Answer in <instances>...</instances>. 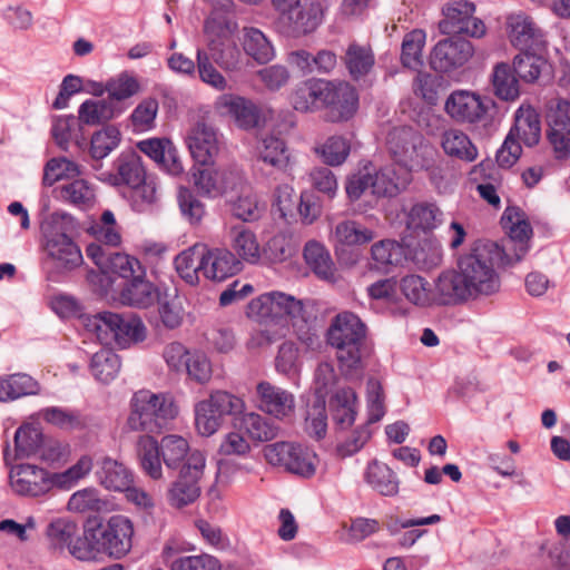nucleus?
I'll use <instances>...</instances> for the list:
<instances>
[{
    "instance_id": "1",
    "label": "nucleus",
    "mask_w": 570,
    "mask_h": 570,
    "mask_svg": "<svg viewBox=\"0 0 570 570\" xmlns=\"http://www.w3.org/2000/svg\"><path fill=\"white\" fill-rule=\"evenodd\" d=\"M493 252L499 255L498 244L478 242L460 256L455 269L442 272L438 288L441 299L455 305L499 292L501 283L493 267Z\"/></svg>"
},
{
    "instance_id": "2",
    "label": "nucleus",
    "mask_w": 570,
    "mask_h": 570,
    "mask_svg": "<svg viewBox=\"0 0 570 570\" xmlns=\"http://www.w3.org/2000/svg\"><path fill=\"white\" fill-rule=\"evenodd\" d=\"M367 327L354 313L344 311L336 314L326 331L327 343L336 350L337 360L348 368L361 363V350L365 343Z\"/></svg>"
},
{
    "instance_id": "3",
    "label": "nucleus",
    "mask_w": 570,
    "mask_h": 570,
    "mask_svg": "<svg viewBox=\"0 0 570 570\" xmlns=\"http://www.w3.org/2000/svg\"><path fill=\"white\" fill-rule=\"evenodd\" d=\"M130 406L128 428L132 431L146 432V435L160 433L177 415L171 397L148 390L136 392Z\"/></svg>"
},
{
    "instance_id": "4",
    "label": "nucleus",
    "mask_w": 570,
    "mask_h": 570,
    "mask_svg": "<svg viewBox=\"0 0 570 570\" xmlns=\"http://www.w3.org/2000/svg\"><path fill=\"white\" fill-rule=\"evenodd\" d=\"M386 145L392 158L400 167L411 171L423 167L424 138L412 127L393 128L387 135Z\"/></svg>"
},
{
    "instance_id": "5",
    "label": "nucleus",
    "mask_w": 570,
    "mask_h": 570,
    "mask_svg": "<svg viewBox=\"0 0 570 570\" xmlns=\"http://www.w3.org/2000/svg\"><path fill=\"white\" fill-rule=\"evenodd\" d=\"M42 233L46 239L45 249L57 268L72 271L82 264L81 250L65 233L61 222H47L42 226Z\"/></svg>"
},
{
    "instance_id": "6",
    "label": "nucleus",
    "mask_w": 570,
    "mask_h": 570,
    "mask_svg": "<svg viewBox=\"0 0 570 570\" xmlns=\"http://www.w3.org/2000/svg\"><path fill=\"white\" fill-rule=\"evenodd\" d=\"M268 463L283 466L286 471L305 478L315 473V454L299 444L291 442H275L263 449Z\"/></svg>"
},
{
    "instance_id": "7",
    "label": "nucleus",
    "mask_w": 570,
    "mask_h": 570,
    "mask_svg": "<svg viewBox=\"0 0 570 570\" xmlns=\"http://www.w3.org/2000/svg\"><path fill=\"white\" fill-rule=\"evenodd\" d=\"M548 139L556 158L564 160L570 157V101L554 97L546 105Z\"/></svg>"
},
{
    "instance_id": "8",
    "label": "nucleus",
    "mask_w": 570,
    "mask_h": 570,
    "mask_svg": "<svg viewBox=\"0 0 570 570\" xmlns=\"http://www.w3.org/2000/svg\"><path fill=\"white\" fill-rule=\"evenodd\" d=\"M205 461L206 459L202 451H193L188 462L180 468L178 479L169 489L168 495L171 505L181 508L194 502L199 497V480L204 473Z\"/></svg>"
},
{
    "instance_id": "9",
    "label": "nucleus",
    "mask_w": 570,
    "mask_h": 570,
    "mask_svg": "<svg viewBox=\"0 0 570 570\" xmlns=\"http://www.w3.org/2000/svg\"><path fill=\"white\" fill-rule=\"evenodd\" d=\"M501 224L507 230L509 239L502 247H499V254L504 255L507 264L517 263L528 250L532 227L527 220L525 214L518 207H508L503 213Z\"/></svg>"
},
{
    "instance_id": "10",
    "label": "nucleus",
    "mask_w": 570,
    "mask_h": 570,
    "mask_svg": "<svg viewBox=\"0 0 570 570\" xmlns=\"http://www.w3.org/2000/svg\"><path fill=\"white\" fill-rule=\"evenodd\" d=\"M101 552L110 558L125 557L132 547L134 527L124 515L111 517L106 524H96Z\"/></svg>"
},
{
    "instance_id": "11",
    "label": "nucleus",
    "mask_w": 570,
    "mask_h": 570,
    "mask_svg": "<svg viewBox=\"0 0 570 570\" xmlns=\"http://www.w3.org/2000/svg\"><path fill=\"white\" fill-rule=\"evenodd\" d=\"M505 31L510 43L520 51H544L546 35L532 17L513 12L507 17Z\"/></svg>"
},
{
    "instance_id": "12",
    "label": "nucleus",
    "mask_w": 570,
    "mask_h": 570,
    "mask_svg": "<svg viewBox=\"0 0 570 570\" xmlns=\"http://www.w3.org/2000/svg\"><path fill=\"white\" fill-rule=\"evenodd\" d=\"M474 55L473 45L459 36L440 40L430 55V65L438 72H450L463 67Z\"/></svg>"
},
{
    "instance_id": "13",
    "label": "nucleus",
    "mask_w": 570,
    "mask_h": 570,
    "mask_svg": "<svg viewBox=\"0 0 570 570\" xmlns=\"http://www.w3.org/2000/svg\"><path fill=\"white\" fill-rule=\"evenodd\" d=\"M357 107V96L354 88L347 82L337 85L327 81L323 97L324 119L328 122L348 120Z\"/></svg>"
},
{
    "instance_id": "14",
    "label": "nucleus",
    "mask_w": 570,
    "mask_h": 570,
    "mask_svg": "<svg viewBox=\"0 0 570 570\" xmlns=\"http://www.w3.org/2000/svg\"><path fill=\"white\" fill-rule=\"evenodd\" d=\"M323 16L324 6L320 0H303L279 20V24L287 35L301 37L315 31Z\"/></svg>"
},
{
    "instance_id": "15",
    "label": "nucleus",
    "mask_w": 570,
    "mask_h": 570,
    "mask_svg": "<svg viewBox=\"0 0 570 570\" xmlns=\"http://www.w3.org/2000/svg\"><path fill=\"white\" fill-rule=\"evenodd\" d=\"M256 402L262 412L277 420L291 419L295 413L294 394L268 381L256 385Z\"/></svg>"
},
{
    "instance_id": "16",
    "label": "nucleus",
    "mask_w": 570,
    "mask_h": 570,
    "mask_svg": "<svg viewBox=\"0 0 570 570\" xmlns=\"http://www.w3.org/2000/svg\"><path fill=\"white\" fill-rule=\"evenodd\" d=\"M249 308L262 318L289 316L293 322L304 314L302 301L281 292L262 295L250 302Z\"/></svg>"
},
{
    "instance_id": "17",
    "label": "nucleus",
    "mask_w": 570,
    "mask_h": 570,
    "mask_svg": "<svg viewBox=\"0 0 570 570\" xmlns=\"http://www.w3.org/2000/svg\"><path fill=\"white\" fill-rule=\"evenodd\" d=\"M446 114L458 122L475 124L484 120L488 105L480 96L469 91H455L445 101Z\"/></svg>"
},
{
    "instance_id": "18",
    "label": "nucleus",
    "mask_w": 570,
    "mask_h": 570,
    "mask_svg": "<svg viewBox=\"0 0 570 570\" xmlns=\"http://www.w3.org/2000/svg\"><path fill=\"white\" fill-rule=\"evenodd\" d=\"M203 276L214 283H222L237 274L242 264L234 253L226 248H209L204 244Z\"/></svg>"
},
{
    "instance_id": "19",
    "label": "nucleus",
    "mask_w": 570,
    "mask_h": 570,
    "mask_svg": "<svg viewBox=\"0 0 570 570\" xmlns=\"http://www.w3.org/2000/svg\"><path fill=\"white\" fill-rule=\"evenodd\" d=\"M10 483L17 493L37 497L49 491L55 482L46 470L32 464H20L11 470Z\"/></svg>"
},
{
    "instance_id": "20",
    "label": "nucleus",
    "mask_w": 570,
    "mask_h": 570,
    "mask_svg": "<svg viewBox=\"0 0 570 570\" xmlns=\"http://www.w3.org/2000/svg\"><path fill=\"white\" fill-rule=\"evenodd\" d=\"M187 144L193 158L200 165L209 164L218 154L216 130L205 120L197 121L190 128Z\"/></svg>"
},
{
    "instance_id": "21",
    "label": "nucleus",
    "mask_w": 570,
    "mask_h": 570,
    "mask_svg": "<svg viewBox=\"0 0 570 570\" xmlns=\"http://www.w3.org/2000/svg\"><path fill=\"white\" fill-rule=\"evenodd\" d=\"M217 105L223 112L235 121V124L245 130L256 128L262 122V112L252 100L234 95L220 97Z\"/></svg>"
},
{
    "instance_id": "22",
    "label": "nucleus",
    "mask_w": 570,
    "mask_h": 570,
    "mask_svg": "<svg viewBox=\"0 0 570 570\" xmlns=\"http://www.w3.org/2000/svg\"><path fill=\"white\" fill-rule=\"evenodd\" d=\"M137 148L170 175L177 176L184 171L177 149L169 139L150 138L141 140L137 144Z\"/></svg>"
},
{
    "instance_id": "23",
    "label": "nucleus",
    "mask_w": 570,
    "mask_h": 570,
    "mask_svg": "<svg viewBox=\"0 0 570 570\" xmlns=\"http://www.w3.org/2000/svg\"><path fill=\"white\" fill-rule=\"evenodd\" d=\"M232 7L214 6L204 22V33L207 43L235 38L238 24L230 11Z\"/></svg>"
},
{
    "instance_id": "24",
    "label": "nucleus",
    "mask_w": 570,
    "mask_h": 570,
    "mask_svg": "<svg viewBox=\"0 0 570 570\" xmlns=\"http://www.w3.org/2000/svg\"><path fill=\"white\" fill-rule=\"evenodd\" d=\"M438 288L439 277L435 281L433 289L429 287V283L423 277L417 275H407L401 281L402 293L411 303L415 305H451V302H443L441 299Z\"/></svg>"
},
{
    "instance_id": "25",
    "label": "nucleus",
    "mask_w": 570,
    "mask_h": 570,
    "mask_svg": "<svg viewBox=\"0 0 570 570\" xmlns=\"http://www.w3.org/2000/svg\"><path fill=\"white\" fill-rule=\"evenodd\" d=\"M257 156L265 165L282 173L287 170L291 163V155L286 142L272 134L266 135L259 140Z\"/></svg>"
},
{
    "instance_id": "26",
    "label": "nucleus",
    "mask_w": 570,
    "mask_h": 570,
    "mask_svg": "<svg viewBox=\"0 0 570 570\" xmlns=\"http://www.w3.org/2000/svg\"><path fill=\"white\" fill-rule=\"evenodd\" d=\"M509 134L521 139L527 146H534L541 137L540 116L531 106H521L514 117V125Z\"/></svg>"
},
{
    "instance_id": "27",
    "label": "nucleus",
    "mask_w": 570,
    "mask_h": 570,
    "mask_svg": "<svg viewBox=\"0 0 570 570\" xmlns=\"http://www.w3.org/2000/svg\"><path fill=\"white\" fill-rule=\"evenodd\" d=\"M374 179V195L380 197H392L404 190L411 181V170L400 167L399 170L394 166L380 169Z\"/></svg>"
},
{
    "instance_id": "28",
    "label": "nucleus",
    "mask_w": 570,
    "mask_h": 570,
    "mask_svg": "<svg viewBox=\"0 0 570 570\" xmlns=\"http://www.w3.org/2000/svg\"><path fill=\"white\" fill-rule=\"evenodd\" d=\"M327 81L309 79L299 83L292 94V105L297 111L322 109Z\"/></svg>"
},
{
    "instance_id": "29",
    "label": "nucleus",
    "mask_w": 570,
    "mask_h": 570,
    "mask_svg": "<svg viewBox=\"0 0 570 570\" xmlns=\"http://www.w3.org/2000/svg\"><path fill=\"white\" fill-rule=\"evenodd\" d=\"M342 60L354 80L366 76L375 62L372 47L355 41L347 46Z\"/></svg>"
},
{
    "instance_id": "30",
    "label": "nucleus",
    "mask_w": 570,
    "mask_h": 570,
    "mask_svg": "<svg viewBox=\"0 0 570 570\" xmlns=\"http://www.w3.org/2000/svg\"><path fill=\"white\" fill-rule=\"evenodd\" d=\"M98 476L101 485L112 491L129 490L132 483L130 471L122 463L107 456L100 461Z\"/></svg>"
},
{
    "instance_id": "31",
    "label": "nucleus",
    "mask_w": 570,
    "mask_h": 570,
    "mask_svg": "<svg viewBox=\"0 0 570 570\" xmlns=\"http://www.w3.org/2000/svg\"><path fill=\"white\" fill-rule=\"evenodd\" d=\"M204 244L197 243L178 254L175 258V267L179 276L189 285L199 284V274L203 273Z\"/></svg>"
},
{
    "instance_id": "32",
    "label": "nucleus",
    "mask_w": 570,
    "mask_h": 570,
    "mask_svg": "<svg viewBox=\"0 0 570 570\" xmlns=\"http://www.w3.org/2000/svg\"><path fill=\"white\" fill-rule=\"evenodd\" d=\"M356 394L351 387H342L335 392L330 401L333 420L335 424L345 430L355 421Z\"/></svg>"
},
{
    "instance_id": "33",
    "label": "nucleus",
    "mask_w": 570,
    "mask_h": 570,
    "mask_svg": "<svg viewBox=\"0 0 570 570\" xmlns=\"http://www.w3.org/2000/svg\"><path fill=\"white\" fill-rule=\"evenodd\" d=\"M161 459L168 470L181 468L188 462L193 450L189 448L187 440L179 435H166L158 444ZM196 449H194L195 451Z\"/></svg>"
},
{
    "instance_id": "34",
    "label": "nucleus",
    "mask_w": 570,
    "mask_h": 570,
    "mask_svg": "<svg viewBox=\"0 0 570 570\" xmlns=\"http://www.w3.org/2000/svg\"><path fill=\"white\" fill-rule=\"evenodd\" d=\"M154 285L144 278V274H137L121 289L122 303L135 307H148L155 299Z\"/></svg>"
},
{
    "instance_id": "35",
    "label": "nucleus",
    "mask_w": 570,
    "mask_h": 570,
    "mask_svg": "<svg viewBox=\"0 0 570 570\" xmlns=\"http://www.w3.org/2000/svg\"><path fill=\"white\" fill-rule=\"evenodd\" d=\"M442 148L445 154L464 161H474L478 157V149L469 136L459 129L446 130L442 136Z\"/></svg>"
},
{
    "instance_id": "36",
    "label": "nucleus",
    "mask_w": 570,
    "mask_h": 570,
    "mask_svg": "<svg viewBox=\"0 0 570 570\" xmlns=\"http://www.w3.org/2000/svg\"><path fill=\"white\" fill-rule=\"evenodd\" d=\"M492 85L498 98L512 101L520 95L519 80L513 67L507 62L495 65L492 73Z\"/></svg>"
},
{
    "instance_id": "37",
    "label": "nucleus",
    "mask_w": 570,
    "mask_h": 570,
    "mask_svg": "<svg viewBox=\"0 0 570 570\" xmlns=\"http://www.w3.org/2000/svg\"><path fill=\"white\" fill-rule=\"evenodd\" d=\"M120 131L114 126H107L96 131L90 141V156L92 159V168L99 170L101 168L100 160L107 157L119 144Z\"/></svg>"
},
{
    "instance_id": "38",
    "label": "nucleus",
    "mask_w": 570,
    "mask_h": 570,
    "mask_svg": "<svg viewBox=\"0 0 570 570\" xmlns=\"http://www.w3.org/2000/svg\"><path fill=\"white\" fill-rule=\"evenodd\" d=\"M138 458L144 472L153 480L164 478L158 443L151 435H141L137 442Z\"/></svg>"
},
{
    "instance_id": "39",
    "label": "nucleus",
    "mask_w": 570,
    "mask_h": 570,
    "mask_svg": "<svg viewBox=\"0 0 570 570\" xmlns=\"http://www.w3.org/2000/svg\"><path fill=\"white\" fill-rule=\"evenodd\" d=\"M207 55L224 70L234 71L238 69L242 52L237 47L235 38L207 43Z\"/></svg>"
},
{
    "instance_id": "40",
    "label": "nucleus",
    "mask_w": 570,
    "mask_h": 570,
    "mask_svg": "<svg viewBox=\"0 0 570 570\" xmlns=\"http://www.w3.org/2000/svg\"><path fill=\"white\" fill-rule=\"evenodd\" d=\"M158 315L166 328L174 330L181 325L185 317L184 298L176 289L158 297Z\"/></svg>"
},
{
    "instance_id": "41",
    "label": "nucleus",
    "mask_w": 570,
    "mask_h": 570,
    "mask_svg": "<svg viewBox=\"0 0 570 570\" xmlns=\"http://www.w3.org/2000/svg\"><path fill=\"white\" fill-rule=\"evenodd\" d=\"M116 106L107 99L86 100L79 107L78 119L88 126H98L111 120L117 114Z\"/></svg>"
},
{
    "instance_id": "42",
    "label": "nucleus",
    "mask_w": 570,
    "mask_h": 570,
    "mask_svg": "<svg viewBox=\"0 0 570 570\" xmlns=\"http://www.w3.org/2000/svg\"><path fill=\"white\" fill-rule=\"evenodd\" d=\"M117 171L120 181L129 187L145 183L146 170L141 157L136 151L122 153L117 159Z\"/></svg>"
},
{
    "instance_id": "43",
    "label": "nucleus",
    "mask_w": 570,
    "mask_h": 570,
    "mask_svg": "<svg viewBox=\"0 0 570 570\" xmlns=\"http://www.w3.org/2000/svg\"><path fill=\"white\" fill-rule=\"evenodd\" d=\"M543 51H520L513 59L514 72L525 82H534L541 72L547 68V60L542 57Z\"/></svg>"
},
{
    "instance_id": "44",
    "label": "nucleus",
    "mask_w": 570,
    "mask_h": 570,
    "mask_svg": "<svg viewBox=\"0 0 570 570\" xmlns=\"http://www.w3.org/2000/svg\"><path fill=\"white\" fill-rule=\"evenodd\" d=\"M442 216L443 213L434 203L422 202L412 206L407 223L412 228L430 232L441 224Z\"/></svg>"
},
{
    "instance_id": "45",
    "label": "nucleus",
    "mask_w": 570,
    "mask_h": 570,
    "mask_svg": "<svg viewBox=\"0 0 570 570\" xmlns=\"http://www.w3.org/2000/svg\"><path fill=\"white\" fill-rule=\"evenodd\" d=\"M365 478L383 495L393 497L399 492V481L386 464L373 461L368 464Z\"/></svg>"
},
{
    "instance_id": "46",
    "label": "nucleus",
    "mask_w": 570,
    "mask_h": 570,
    "mask_svg": "<svg viewBox=\"0 0 570 570\" xmlns=\"http://www.w3.org/2000/svg\"><path fill=\"white\" fill-rule=\"evenodd\" d=\"M304 258L309 268L320 278H333L334 263L323 245L317 242H308L304 248Z\"/></svg>"
},
{
    "instance_id": "47",
    "label": "nucleus",
    "mask_w": 570,
    "mask_h": 570,
    "mask_svg": "<svg viewBox=\"0 0 570 570\" xmlns=\"http://www.w3.org/2000/svg\"><path fill=\"white\" fill-rule=\"evenodd\" d=\"M475 11V6L466 0H456L443 8L444 19L440 22L443 33H458L459 27L466 21Z\"/></svg>"
},
{
    "instance_id": "48",
    "label": "nucleus",
    "mask_w": 570,
    "mask_h": 570,
    "mask_svg": "<svg viewBox=\"0 0 570 570\" xmlns=\"http://www.w3.org/2000/svg\"><path fill=\"white\" fill-rule=\"evenodd\" d=\"M37 392L38 383L27 374H13L0 379V401L2 402L36 394Z\"/></svg>"
},
{
    "instance_id": "49",
    "label": "nucleus",
    "mask_w": 570,
    "mask_h": 570,
    "mask_svg": "<svg viewBox=\"0 0 570 570\" xmlns=\"http://www.w3.org/2000/svg\"><path fill=\"white\" fill-rule=\"evenodd\" d=\"M335 239L343 245H364L375 238V233L355 220H344L336 225Z\"/></svg>"
},
{
    "instance_id": "50",
    "label": "nucleus",
    "mask_w": 570,
    "mask_h": 570,
    "mask_svg": "<svg viewBox=\"0 0 570 570\" xmlns=\"http://www.w3.org/2000/svg\"><path fill=\"white\" fill-rule=\"evenodd\" d=\"M243 47L245 52L258 63H267L274 56V50L265 35L255 28L244 29Z\"/></svg>"
},
{
    "instance_id": "51",
    "label": "nucleus",
    "mask_w": 570,
    "mask_h": 570,
    "mask_svg": "<svg viewBox=\"0 0 570 570\" xmlns=\"http://www.w3.org/2000/svg\"><path fill=\"white\" fill-rule=\"evenodd\" d=\"M77 533V523L66 518L51 521L46 530L47 540L53 550H62L65 547L69 548Z\"/></svg>"
},
{
    "instance_id": "52",
    "label": "nucleus",
    "mask_w": 570,
    "mask_h": 570,
    "mask_svg": "<svg viewBox=\"0 0 570 570\" xmlns=\"http://www.w3.org/2000/svg\"><path fill=\"white\" fill-rule=\"evenodd\" d=\"M233 248L236 254L244 261L256 263L259 259V244L255 234L244 226H235L232 228Z\"/></svg>"
},
{
    "instance_id": "53",
    "label": "nucleus",
    "mask_w": 570,
    "mask_h": 570,
    "mask_svg": "<svg viewBox=\"0 0 570 570\" xmlns=\"http://www.w3.org/2000/svg\"><path fill=\"white\" fill-rule=\"evenodd\" d=\"M90 368L97 380L108 383L117 376L120 370V360L114 351L102 348L92 355Z\"/></svg>"
},
{
    "instance_id": "54",
    "label": "nucleus",
    "mask_w": 570,
    "mask_h": 570,
    "mask_svg": "<svg viewBox=\"0 0 570 570\" xmlns=\"http://www.w3.org/2000/svg\"><path fill=\"white\" fill-rule=\"evenodd\" d=\"M121 315L111 312H101L87 318L86 327L96 334L104 345H111L114 332L121 324Z\"/></svg>"
},
{
    "instance_id": "55",
    "label": "nucleus",
    "mask_w": 570,
    "mask_h": 570,
    "mask_svg": "<svg viewBox=\"0 0 570 570\" xmlns=\"http://www.w3.org/2000/svg\"><path fill=\"white\" fill-rule=\"evenodd\" d=\"M242 425L253 440L267 442L278 436L279 428L258 413H246Z\"/></svg>"
},
{
    "instance_id": "56",
    "label": "nucleus",
    "mask_w": 570,
    "mask_h": 570,
    "mask_svg": "<svg viewBox=\"0 0 570 570\" xmlns=\"http://www.w3.org/2000/svg\"><path fill=\"white\" fill-rule=\"evenodd\" d=\"M43 435L40 429L33 424L20 426L14 434L17 456H30L39 452Z\"/></svg>"
},
{
    "instance_id": "57",
    "label": "nucleus",
    "mask_w": 570,
    "mask_h": 570,
    "mask_svg": "<svg viewBox=\"0 0 570 570\" xmlns=\"http://www.w3.org/2000/svg\"><path fill=\"white\" fill-rule=\"evenodd\" d=\"M121 324L114 332L112 343L126 346L131 342H141L146 337V327L141 320L132 314L121 315Z\"/></svg>"
},
{
    "instance_id": "58",
    "label": "nucleus",
    "mask_w": 570,
    "mask_h": 570,
    "mask_svg": "<svg viewBox=\"0 0 570 570\" xmlns=\"http://www.w3.org/2000/svg\"><path fill=\"white\" fill-rule=\"evenodd\" d=\"M425 42V33L415 29L406 33L402 41L401 61L404 67L417 69L422 66V49Z\"/></svg>"
},
{
    "instance_id": "59",
    "label": "nucleus",
    "mask_w": 570,
    "mask_h": 570,
    "mask_svg": "<svg viewBox=\"0 0 570 570\" xmlns=\"http://www.w3.org/2000/svg\"><path fill=\"white\" fill-rule=\"evenodd\" d=\"M67 508L75 513L101 512L107 510L108 502L95 489H83L70 497Z\"/></svg>"
},
{
    "instance_id": "60",
    "label": "nucleus",
    "mask_w": 570,
    "mask_h": 570,
    "mask_svg": "<svg viewBox=\"0 0 570 570\" xmlns=\"http://www.w3.org/2000/svg\"><path fill=\"white\" fill-rule=\"evenodd\" d=\"M68 549L70 554L78 560L89 561L96 559L97 554L101 552L96 525L86 528L83 537L73 539Z\"/></svg>"
},
{
    "instance_id": "61",
    "label": "nucleus",
    "mask_w": 570,
    "mask_h": 570,
    "mask_svg": "<svg viewBox=\"0 0 570 570\" xmlns=\"http://www.w3.org/2000/svg\"><path fill=\"white\" fill-rule=\"evenodd\" d=\"M372 259L375 263V268L387 271L390 266L397 265L403 257L402 247L393 240H380L375 243L372 248Z\"/></svg>"
},
{
    "instance_id": "62",
    "label": "nucleus",
    "mask_w": 570,
    "mask_h": 570,
    "mask_svg": "<svg viewBox=\"0 0 570 570\" xmlns=\"http://www.w3.org/2000/svg\"><path fill=\"white\" fill-rule=\"evenodd\" d=\"M236 179V176L229 174L225 177L223 185H218L217 174L208 168H197L193 173V181L199 191L210 195L213 193H227L235 189V184L229 180Z\"/></svg>"
},
{
    "instance_id": "63",
    "label": "nucleus",
    "mask_w": 570,
    "mask_h": 570,
    "mask_svg": "<svg viewBox=\"0 0 570 570\" xmlns=\"http://www.w3.org/2000/svg\"><path fill=\"white\" fill-rule=\"evenodd\" d=\"M224 417L214 411V407L206 401L198 402L195 406V424L198 433L203 436H210L218 431Z\"/></svg>"
},
{
    "instance_id": "64",
    "label": "nucleus",
    "mask_w": 570,
    "mask_h": 570,
    "mask_svg": "<svg viewBox=\"0 0 570 570\" xmlns=\"http://www.w3.org/2000/svg\"><path fill=\"white\" fill-rule=\"evenodd\" d=\"M80 174L81 171L76 163L67 158H52L45 167L42 181L45 185L51 186L60 179L73 178Z\"/></svg>"
}]
</instances>
